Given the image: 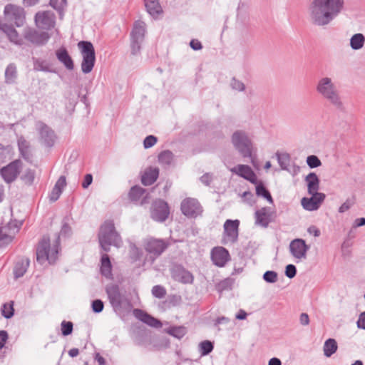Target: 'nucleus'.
<instances>
[{
	"label": "nucleus",
	"mask_w": 365,
	"mask_h": 365,
	"mask_svg": "<svg viewBox=\"0 0 365 365\" xmlns=\"http://www.w3.org/2000/svg\"><path fill=\"white\" fill-rule=\"evenodd\" d=\"M345 0H312L307 9L311 24L325 27L330 24L344 9Z\"/></svg>",
	"instance_id": "nucleus-1"
},
{
	"label": "nucleus",
	"mask_w": 365,
	"mask_h": 365,
	"mask_svg": "<svg viewBox=\"0 0 365 365\" xmlns=\"http://www.w3.org/2000/svg\"><path fill=\"white\" fill-rule=\"evenodd\" d=\"M317 93L338 110L344 109V104L334 80L327 76L319 78L315 84Z\"/></svg>",
	"instance_id": "nucleus-2"
},
{
	"label": "nucleus",
	"mask_w": 365,
	"mask_h": 365,
	"mask_svg": "<svg viewBox=\"0 0 365 365\" xmlns=\"http://www.w3.org/2000/svg\"><path fill=\"white\" fill-rule=\"evenodd\" d=\"M59 250V237L51 244L48 237H43L36 247V260L43 264L46 262L49 264L56 262Z\"/></svg>",
	"instance_id": "nucleus-3"
},
{
	"label": "nucleus",
	"mask_w": 365,
	"mask_h": 365,
	"mask_svg": "<svg viewBox=\"0 0 365 365\" xmlns=\"http://www.w3.org/2000/svg\"><path fill=\"white\" fill-rule=\"evenodd\" d=\"M98 240L101 249L105 252H109L111 245L119 247L122 243L121 238L111 221H107L101 226Z\"/></svg>",
	"instance_id": "nucleus-4"
},
{
	"label": "nucleus",
	"mask_w": 365,
	"mask_h": 365,
	"mask_svg": "<svg viewBox=\"0 0 365 365\" xmlns=\"http://www.w3.org/2000/svg\"><path fill=\"white\" fill-rule=\"evenodd\" d=\"M233 147L243 158H250L252 154L253 144L248 134L243 130H237L231 137Z\"/></svg>",
	"instance_id": "nucleus-5"
},
{
	"label": "nucleus",
	"mask_w": 365,
	"mask_h": 365,
	"mask_svg": "<svg viewBox=\"0 0 365 365\" xmlns=\"http://www.w3.org/2000/svg\"><path fill=\"white\" fill-rule=\"evenodd\" d=\"M78 47L82 56L81 71L85 74L89 73L92 71L96 62L94 47L91 42L84 41L78 42Z\"/></svg>",
	"instance_id": "nucleus-6"
},
{
	"label": "nucleus",
	"mask_w": 365,
	"mask_h": 365,
	"mask_svg": "<svg viewBox=\"0 0 365 365\" xmlns=\"http://www.w3.org/2000/svg\"><path fill=\"white\" fill-rule=\"evenodd\" d=\"M146 33V25L142 21H136L130 32V48L133 55L137 54L141 48Z\"/></svg>",
	"instance_id": "nucleus-7"
},
{
	"label": "nucleus",
	"mask_w": 365,
	"mask_h": 365,
	"mask_svg": "<svg viewBox=\"0 0 365 365\" xmlns=\"http://www.w3.org/2000/svg\"><path fill=\"white\" fill-rule=\"evenodd\" d=\"M4 14L6 19L14 21L17 27L22 26L25 22L24 9L19 6L7 4L4 8Z\"/></svg>",
	"instance_id": "nucleus-8"
},
{
	"label": "nucleus",
	"mask_w": 365,
	"mask_h": 365,
	"mask_svg": "<svg viewBox=\"0 0 365 365\" xmlns=\"http://www.w3.org/2000/svg\"><path fill=\"white\" fill-rule=\"evenodd\" d=\"M34 22L38 29L48 31L56 25V16L51 11H40L35 14Z\"/></svg>",
	"instance_id": "nucleus-9"
},
{
	"label": "nucleus",
	"mask_w": 365,
	"mask_h": 365,
	"mask_svg": "<svg viewBox=\"0 0 365 365\" xmlns=\"http://www.w3.org/2000/svg\"><path fill=\"white\" fill-rule=\"evenodd\" d=\"M168 245V242L164 240L148 238L145 241L144 247L154 260L167 249Z\"/></svg>",
	"instance_id": "nucleus-10"
},
{
	"label": "nucleus",
	"mask_w": 365,
	"mask_h": 365,
	"mask_svg": "<svg viewBox=\"0 0 365 365\" xmlns=\"http://www.w3.org/2000/svg\"><path fill=\"white\" fill-rule=\"evenodd\" d=\"M169 207L165 201L157 200L152 204L150 215L153 220L157 222H164L168 217Z\"/></svg>",
	"instance_id": "nucleus-11"
},
{
	"label": "nucleus",
	"mask_w": 365,
	"mask_h": 365,
	"mask_svg": "<svg viewBox=\"0 0 365 365\" xmlns=\"http://www.w3.org/2000/svg\"><path fill=\"white\" fill-rule=\"evenodd\" d=\"M289 248L292 257L299 262L307 258L309 246L306 244L304 240L297 238L291 241Z\"/></svg>",
	"instance_id": "nucleus-12"
},
{
	"label": "nucleus",
	"mask_w": 365,
	"mask_h": 365,
	"mask_svg": "<svg viewBox=\"0 0 365 365\" xmlns=\"http://www.w3.org/2000/svg\"><path fill=\"white\" fill-rule=\"evenodd\" d=\"M240 221L238 220H227L224 224V243H235L238 238V229Z\"/></svg>",
	"instance_id": "nucleus-13"
},
{
	"label": "nucleus",
	"mask_w": 365,
	"mask_h": 365,
	"mask_svg": "<svg viewBox=\"0 0 365 365\" xmlns=\"http://www.w3.org/2000/svg\"><path fill=\"white\" fill-rule=\"evenodd\" d=\"M21 160H16L1 169V175L6 182H11L16 178L21 169Z\"/></svg>",
	"instance_id": "nucleus-14"
},
{
	"label": "nucleus",
	"mask_w": 365,
	"mask_h": 365,
	"mask_svg": "<svg viewBox=\"0 0 365 365\" xmlns=\"http://www.w3.org/2000/svg\"><path fill=\"white\" fill-rule=\"evenodd\" d=\"M24 38L29 42L36 44H45L50 38V35L46 32H39L31 28H26L24 32Z\"/></svg>",
	"instance_id": "nucleus-15"
},
{
	"label": "nucleus",
	"mask_w": 365,
	"mask_h": 365,
	"mask_svg": "<svg viewBox=\"0 0 365 365\" xmlns=\"http://www.w3.org/2000/svg\"><path fill=\"white\" fill-rule=\"evenodd\" d=\"M181 210L186 216L196 217L202 212V207L197 200L187 198L181 203Z\"/></svg>",
	"instance_id": "nucleus-16"
},
{
	"label": "nucleus",
	"mask_w": 365,
	"mask_h": 365,
	"mask_svg": "<svg viewBox=\"0 0 365 365\" xmlns=\"http://www.w3.org/2000/svg\"><path fill=\"white\" fill-rule=\"evenodd\" d=\"M36 128L38 130L41 143L48 147L53 146L56 140L54 132L48 126L41 122H38L36 124Z\"/></svg>",
	"instance_id": "nucleus-17"
},
{
	"label": "nucleus",
	"mask_w": 365,
	"mask_h": 365,
	"mask_svg": "<svg viewBox=\"0 0 365 365\" xmlns=\"http://www.w3.org/2000/svg\"><path fill=\"white\" fill-rule=\"evenodd\" d=\"M19 227L14 222H10L7 226L0 229V247L9 244L18 232Z\"/></svg>",
	"instance_id": "nucleus-18"
},
{
	"label": "nucleus",
	"mask_w": 365,
	"mask_h": 365,
	"mask_svg": "<svg viewBox=\"0 0 365 365\" xmlns=\"http://www.w3.org/2000/svg\"><path fill=\"white\" fill-rule=\"evenodd\" d=\"M311 197H303L301 200L302 206L308 211H314L319 209L321 204L325 199L324 193L310 194Z\"/></svg>",
	"instance_id": "nucleus-19"
},
{
	"label": "nucleus",
	"mask_w": 365,
	"mask_h": 365,
	"mask_svg": "<svg viewBox=\"0 0 365 365\" xmlns=\"http://www.w3.org/2000/svg\"><path fill=\"white\" fill-rule=\"evenodd\" d=\"M211 259L215 265L223 267L229 261L230 254L225 248L217 247L211 252Z\"/></svg>",
	"instance_id": "nucleus-20"
},
{
	"label": "nucleus",
	"mask_w": 365,
	"mask_h": 365,
	"mask_svg": "<svg viewBox=\"0 0 365 365\" xmlns=\"http://www.w3.org/2000/svg\"><path fill=\"white\" fill-rule=\"evenodd\" d=\"M0 31H2L8 39L16 45L23 44V39L12 25L2 23L0 20Z\"/></svg>",
	"instance_id": "nucleus-21"
},
{
	"label": "nucleus",
	"mask_w": 365,
	"mask_h": 365,
	"mask_svg": "<svg viewBox=\"0 0 365 365\" xmlns=\"http://www.w3.org/2000/svg\"><path fill=\"white\" fill-rule=\"evenodd\" d=\"M232 173H235L247 180L250 182L257 183V176L249 165H238L230 169Z\"/></svg>",
	"instance_id": "nucleus-22"
},
{
	"label": "nucleus",
	"mask_w": 365,
	"mask_h": 365,
	"mask_svg": "<svg viewBox=\"0 0 365 365\" xmlns=\"http://www.w3.org/2000/svg\"><path fill=\"white\" fill-rule=\"evenodd\" d=\"M272 211L270 207H262L255 212V223L267 227L271 221Z\"/></svg>",
	"instance_id": "nucleus-23"
},
{
	"label": "nucleus",
	"mask_w": 365,
	"mask_h": 365,
	"mask_svg": "<svg viewBox=\"0 0 365 365\" xmlns=\"http://www.w3.org/2000/svg\"><path fill=\"white\" fill-rule=\"evenodd\" d=\"M106 292L110 304L113 307L121 306L123 297L118 286L111 284L106 287Z\"/></svg>",
	"instance_id": "nucleus-24"
},
{
	"label": "nucleus",
	"mask_w": 365,
	"mask_h": 365,
	"mask_svg": "<svg viewBox=\"0 0 365 365\" xmlns=\"http://www.w3.org/2000/svg\"><path fill=\"white\" fill-rule=\"evenodd\" d=\"M173 278L184 284H191L193 282V275L183 267H178L173 272Z\"/></svg>",
	"instance_id": "nucleus-25"
},
{
	"label": "nucleus",
	"mask_w": 365,
	"mask_h": 365,
	"mask_svg": "<svg viewBox=\"0 0 365 365\" xmlns=\"http://www.w3.org/2000/svg\"><path fill=\"white\" fill-rule=\"evenodd\" d=\"M56 56L58 60L63 63L68 70L71 71L73 69V61L65 48L62 47L56 51Z\"/></svg>",
	"instance_id": "nucleus-26"
},
{
	"label": "nucleus",
	"mask_w": 365,
	"mask_h": 365,
	"mask_svg": "<svg viewBox=\"0 0 365 365\" xmlns=\"http://www.w3.org/2000/svg\"><path fill=\"white\" fill-rule=\"evenodd\" d=\"M305 182L307 185V191L309 194L319 193V179L314 173H310L305 178Z\"/></svg>",
	"instance_id": "nucleus-27"
},
{
	"label": "nucleus",
	"mask_w": 365,
	"mask_h": 365,
	"mask_svg": "<svg viewBox=\"0 0 365 365\" xmlns=\"http://www.w3.org/2000/svg\"><path fill=\"white\" fill-rule=\"evenodd\" d=\"M145 6L148 14L154 18H158L163 13L158 0H145Z\"/></svg>",
	"instance_id": "nucleus-28"
},
{
	"label": "nucleus",
	"mask_w": 365,
	"mask_h": 365,
	"mask_svg": "<svg viewBox=\"0 0 365 365\" xmlns=\"http://www.w3.org/2000/svg\"><path fill=\"white\" fill-rule=\"evenodd\" d=\"M135 316L140 319L142 322L145 324L153 327H161V322L158 319L153 318V317L148 315V314L143 312L140 309L135 310Z\"/></svg>",
	"instance_id": "nucleus-29"
},
{
	"label": "nucleus",
	"mask_w": 365,
	"mask_h": 365,
	"mask_svg": "<svg viewBox=\"0 0 365 365\" xmlns=\"http://www.w3.org/2000/svg\"><path fill=\"white\" fill-rule=\"evenodd\" d=\"M159 170L155 168H150L145 170L142 177V183L144 185H152L158 178Z\"/></svg>",
	"instance_id": "nucleus-30"
},
{
	"label": "nucleus",
	"mask_w": 365,
	"mask_h": 365,
	"mask_svg": "<svg viewBox=\"0 0 365 365\" xmlns=\"http://www.w3.org/2000/svg\"><path fill=\"white\" fill-rule=\"evenodd\" d=\"M30 261L29 259H21L18 261L14 268V274L16 278H19L24 276L26 272Z\"/></svg>",
	"instance_id": "nucleus-31"
},
{
	"label": "nucleus",
	"mask_w": 365,
	"mask_h": 365,
	"mask_svg": "<svg viewBox=\"0 0 365 365\" xmlns=\"http://www.w3.org/2000/svg\"><path fill=\"white\" fill-rule=\"evenodd\" d=\"M112 266L107 254H103L101 259V274L107 278L111 277Z\"/></svg>",
	"instance_id": "nucleus-32"
},
{
	"label": "nucleus",
	"mask_w": 365,
	"mask_h": 365,
	"mask_svg": "<svg viewBox=\"0 0 365 365\" xmlns=\"http://www.w3.org/2000/svg\"><path fill=\"white\" fill-rule=\"evenodd\" d=\"M365 43V37L362 34H354L350 38V46L353 50H359L363 48Z\"/></svg>",
	"instance_id": "nucleus-33"
},
{
	"label": "nucleus",
	"mask_w": 365,
	"mask_h": 365,
	"mask_svg": "<svg viewBox=\"0 0 365 365\" xmlns=\"http://www.w3.org/2000/svg\"><path fill=\"white\" fill-rule=\"evenodd\" d=\"M17 77L16 66L14 63H10L5 71V82L8 84L14 83Z\"/></svg>",
	"instance_id": "nucleus-34"
},
{
	"label": "nucleus",
	"mask_w": 365,
	"mask_h": 365,
	"mask_svg": "<svg viewBox=\"0 0 365 365\" xmlns=\"http://www.w3.org/2000/svg\"><path fill=\"white\" fill-rule=\"evenodd\" d=\"M34 70L36 71L53 72L51 65L46 60L41 58H34Z\"/></svg>",
	"instance_id": "nucleus-35"
},
{
	"label": "nucleus",
	"mask_w": 365,
	"mask_h": 365,
	"mask_svg": "<svg viewBox=\"0 0 365 365\" xmlns=\"http://www.w3.org/2000/svg\"><path fill=\"white\" fill-rule=\"evenodd\" d=\"M324 354L327 357H330L337 350V344L335 339H329L324 344Z\"/></svg>",
	"instance_id": "nucleus-36"
},
{
	"label": "nucleus",
	"mask_w": 365,
	"mask_h": 365,
	"mask_svg": "<svg viewBox=\"0 0 365 365\" xmlns=\"http://www.w3.org/2000/svg\"><path fill=\"white\" fill-rule=\"evenodd\" d=\"M277 161L282 170H288V167L290 164V155L287 153H276Z\"/></svg>",
	"instance_id": "nucleus-37"
},
{
	"label": "nucleus",
	"mask_w": 365,
	"mask_h": 365,
	"mask_svg": "<svg viewBox=\"0 0 365 365\" xmlns=\"http://www.w3.org/2000/svg\"><path fill=\"white\" fill-rule=\"evenodd\" d=\"M1 314L6 319H10L14 316V302L11 301L8 303H5L2 305L1 307Z\"/></svg>",
	"instance_id": "nucleus-38"
},
{
	"label": "nucleus",
	"mask_w": 365,
	"mask_h": 365,
	"mask_svg": "<svg viewBox=\"0 0 365 365\" xmlns=\"http://www.w3.org/2000/svg\"><path fill=\"white\" fill-rule=\"evenodd\" d=\"M256 194L257 196L264 197L270 204H273V199L269 192L265 188V187L262 183L257 185Z\"/></svg>",
	"instance_id": "nucleus-39"
},
{
	"label": "nucleus",
	"mask_w": 365,
	"mask_h": 365,
	"mask_svg": "<svg viewBox=\"0 0 365 365\" xmlns=\"http://www.w3.org/2000/svg\"><path fill=\"white\" fill-rule=\"evenodd\" d=\"M173 160V154L170 150H164L158 155V161L163 165H170Z\"/></svg>",
	"instance_id": "nucleus-40"
},
{
	"label": "nucleus",
	"mask_w": 365,
	"mask_h": 365,
	"mask_svg": "<svg viewBox=\"0 0 365 365\" xmlns=\"http://www.w3.org/2000/svg\"><path fill=\"white\" fill-rule=\"evenodd\" d=\"M145 192V190L141 187L134 186L130 190L129 197L132 200L138 201Z\"/></svg>",
	"instance_id": "nucleus-41"
},
{
	"label": "nucleus",
	"mask_w": 365,
	"mask_h": 365,
	"mask_svg": "<svg viewBox=\"0 0 365 365\" xmlns=\"http://www.w3.org/2000/svg\"><path fill=\"white\" fill-rule=\"evenodd\" d=\"M35 178V171L31 169H26L22 174L21 179L23 182L29 185H31Z\"/></svg>",
	"instance_id": "nucleus-42"
},
{
	"label": "nucleus",
	"mask_w": 365,
	"mask_h": 365,
	"mask_svg": "<svg viewBox=\"0 0 365 365\" xmlns=\"http://www.w3.org/2000/svg\"><path fill=\"white\" fill-rule=\"evenodd\" d=\"M168 334L178 338H182L186 334V329L183 327H172L168 330Z\"/></svg>",
	"instance_id": "nucleus-43"
},
{
	"label": "nucleus",
	"mask_w": 365,
	"mask_h": 365,
	"mask_svg": "<svg viewBox=\"0 0 365 365\" xmlns=\"http://www.w3.org/2000/svg\"><path fill=\"white\" fill-rule=\"evenodd\" d=\"M201 355L205 356L210 354L213 349V345L210 341H203L200 345Z\"/></svg>",
	"instance_id": "nucleus-44"
},
{
	"label": "nucleus",
	"mask_w": 365,
	"mask_h": 365,
	"mask_svg": "<svg viewBox=\"0 0 365 365\" xmlns=\"http://www.w3.org/2000/svg\"><path fill=\"white\" fill-rule=\"evenodd\" d=\"M307 163L310 168H315L321 166L322 162L317 155H309L307 158Z\"/></svg>",
	"instance_id": "nucleus-45"
},
{
	"label": "nucleus",
	"mask_w": 365,
	"mask_h": 365,
	"mask_svg": "<svg viewBox=\"0 0 365 365\" xmlns=\"http://www.w3.org/2000/svg\"><path fill=\"white\" fill-rule=\"evenodd\" d=\"M263 279L268 283H275L278 279V274L274 271H267L263 274Z\"/></svg>",
	"instance_id": "nucleus-46"
},
{
	"label": "nucleus",
	"mask_w": 365,
	"mask_h": 365,
	"mask_svg": "<svg viewBox=\"0 0 365 365\" xmlns=\"http://www.w3.org/2000/svg\"><path fill=\"white\" fill-rule=\"evenodd\" d=\"M152 294L156 298L162 299L165 296L166 290L162 286L155 285L152 289Z\"/></svg>",
	"instance_id": "nucleus-47"
},
{
	"label": "nucleus",
	"mask_w": 365,
	"mask_h": 365,
	"mask_svg": "<svg viewBox=\"0 0 365 365\" xmlns=\"http://www.w3.org/2000/svg\"><path fill=\"white\" fill-rule=\"evenodd\" d=\"M61 327V332L63 336H68L73 331V323L71 322L63 321Z\"/></svg>",
	"instance_id": "nucleus-48"
},
{
	"label": "nucleus",
	"mask_w": 365,
	"mask_h": 365,
	"mask_svg": "<svg viewBox=\"0 0 365 365\" xmlns=\"http://www.w3.org/2000/svg\"><path fill=\"white\" fill-rule=\"evenodd\" d=\"M50 5L59 12L66 7V0H50Z\"/></svg>",
	"instance_id": "nucleus-49"
},
{
	"label": "nucleus",
	"mask_w": 365,
	"mask_h": 365,
	"mask_svg": "<svg viewBox=\"0 0 365 365\" xmlns=\"http://www.w3.org/2000/svg\"><path fill=\"white\" fill-rule=\"evenodd\" d=\"M158 138L154 135H148L143 140V146L145 149L150 148L155 145Z\"/></svg>",
	"instance_id": "nucleus-50"
},
{
	"label": "nucleus",
	"mask_w": 365,
	"mask_h": 365,
	"mask_svg": "<svg viewBox=\"0 0 365 365\" xmlns=\"http://www.w3.org/2000/svg\"><path fill=\"white\" fill-rule=\"evenodd\" d=\"M230 86L232 89L238 91H243L245 89V84L235 78H232L230 82Z\"/></svg>",
	"instance_id": "nucleus-51"
},
{
	"label": "nucleus",
	"mask_w": 365,
	"mask_h": 365,
	"mask_svg": "<svg viewBox=\"0 0 365 365\" xmlns=\"http://www.w3.org/2000/svg\"><path fill=\"white\" fill-rule=\"evenodd\" d=\"M103 303L100 299H96L92 302V309L96 313H100L103 309Z\"/></svg>",
	"instance_id": "nucleus-52"
},
{
	"label": "nucleus",
	"mask_w": 365,
	"mask_h": 365,
	"mask_svg": "<svg viewBox=\"0 0 365 365\" xmlns=\"http://www.w3.org/2000/svg\"><path fill=\"white\" fill-rule=\"evenodd\" d=\"M297 274L296 267L293 264H288L286 267L285 274L287 277L292 279L295 277Z\"/></svg>",
	"instance_id": "nucleus-53"
},
{
	"label": "nucleus",
	"mask_w": 365,
	"mask_h": 365,
	"mask_svg": "<svg viewBox=\"0 0 365 365\" xmlns=\"http://www.w3.org/2000/svg\"><path fill=\"white\" fill-rule=\"evenodd\" d=\"M18 145H19V150H20L21 154L24 155V153L26 152V150L29 147V145H28V143L26 142V140L22 137L19 138L18 140Z\"/></svg>",
	"instance_id": "nucleus-54"
},
{
	"label": "nucleus",
	"mask_w": 365,
	"mask_h": 365,
	"mask_svg": "<svg viewBox=\"0 0 365 365\" xmlns=\"http://www.w3.org/2000/svg\"><path fill=\"white\" fill-rule=\"evenodd\" d=\"M200 182L206 186H209L213 180V176L211 173H207L200 178Z\"/></svg>",
	"instance_id": "nucleus-55"
},
{
	"label": "nucleus",
	"mask_w": 365,
	"mask_h": 365,
	"mask_svg": "<svg viewBox=\"0 0 365 365\" xmlns=\"http://www.w3.org/2000/svg\"><path fill=\"white\" fill-rule=\"evenodd\" d=\"M352 205L353 202L351 200L347 199L343 204L341 205L339 208V212L340 213L345 212L349 210Z\"/></svg>",
	"instance_id": "nucleus-56"
},
{
	"label": "nucleus",
	"mask_w": 365,
	"mask_h": 365,
	"mask_svg": "<svg viewBox=\"0 0 365 365\" xmlns=\"http://www.w3.org/2000/svg\"><path fill=\"white\" fill-rule=\"evenodd\" d=\"M66 185V180L65 176H61L57 182H56L54 187L60 189L63 192V190Z\"/></svg>",
	"instance_id": "nucleus-57"
},
{
	"label": "nucleus",
	"mask_w": 365,
	"mask_h": 365,
	"mask_svg": "<svg viewBox=\"0 0 365 365\" xmlns=\"http://www.w3.org/2000/svg\"><path fill=\"white\" fill-rule=\"evenodd\" d=\"M61 193H62V191L60 190V189H57L53 187V188L50 194V197H49L50 200L52 202L56 201L59 198Z\"/></svg>",
	"instance_id": "nucleus-58"
},
{
	"label": "nucleus",
	"mask_w": 365,
	"mask_h": 365,
	"mask_svg": "<svg viewBox=\"0 0 365 365\" xmlns=\"http://www.w3.org/2000/svg\"><path fill=\"white\" fill-rule=\"evenodd\" d=\"M242 197L244 199V201L247 202L250 205H252L254 202V201H253V197H254L253 194L251 192H250V191L244 192L242 195Z\"/></svg>",
	"instance_id": "nucleus-59"
},
{
	"label": "nucleus",
	"mask_w": 365,
	"mask_h": 365,
	"mask_svg": "<svg viewBox=\"0 0 365 365\" xmlns=\"http://www.w3.org/2000/svg\"><path fill=\"white\" fill-rule=\"evenodd\" d=\"M8 334L6 331H0V349H1L8 339Z\"/></svg>",
	"instance_id": "nucleus-60"
},
{
	"label": "nucleus",
	"mask_w": 365,
	"mask_h": 365,
	"mask_svg": "<svg viewBox=\"0 0 365 365\" xmlns=\"http://www.w3.org/2000/svg\"><path fill=\"white\" fill-rule=\"evenodd\" d=\"M93 176L91 174H86L84 177L83 182H82V187L84 189L88 187V186L92 183Z\"/></svg>",
	"instance_id": "nucleus-61"
},
{
	"label": "nucleus",
	"mask_w": 365,
	"mask_h": 365,
	"mask_svg": "<svg viewBox=\"0 0 365 365\" xmlns=\"http://www.w3.org/2000/svg\"><path fill=\"white\" fill-rule=\"evenodd\" d=\"M357 327L359 329H365V312L360 314L357 320Z\"/></svg>",
	"instance_id": "nucleus-62"
},
{
	"label": "nucleus",
	"mask_w": 365,
	"mask_h": 365,
	"mask_svg": "<svg viewBox=\"0 0 365 365\" xmlns=\"http://www.w3.org/2000/svg\"><path fill=\"white\" fill-rule=\"evenodd\" d=\"M140 250L135 246H132L130 248V255L134 260H137L140 258Z\"/></svg>",
	"instance_id": "nucleus-63"
},
{
	"label": "nucleus",
	"mask_w": 365,
	"mask_h": 365,
	"mask_svg": "<svg viewBox=\"0 0 365 365\" xmlns=\"http://www.w3.org/2000/svg\"><path fill=\"white\" fill-rule=\"evenodd\" d=\"M288 171L292 176H295L298 175L300 172V167L297 165H293L291 167H288V170H286Z\"/></svg>",
	"instance_id": "nucleus-64"
}]
</instances>
